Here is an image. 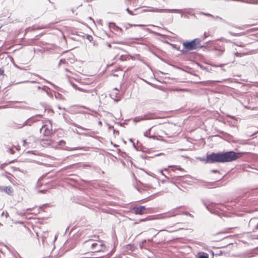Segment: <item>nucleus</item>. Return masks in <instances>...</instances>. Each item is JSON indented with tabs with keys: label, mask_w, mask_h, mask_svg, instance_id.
<instances>
[{
	"label": "nucleus",
	"mask_w": 258,
	"mask_h": 258,
	"mask_svg": "<svg viewBox=\"0 0 258 258\" xmlns=\"http://www.w3.org/2000/svg\"><path fill=\"white\" fill-rule=\"evenodd\" d=\"M243 153L242 152H235L233 151L212 153L207 154L205 159L206 163H225L236 160L240 158Z\"/></svg>",
	"instance_id": "f257e3e1"
},
{
	"label": "nucleus",
	"mask_w": 258,
	"mask_h": 258,
	"mask_svg": "<svg viewBox=\"0 0 258 258\" xmlns=\"http://www.w3.org/2000/svg\"><path fill=\"white\" fill-rule=\"evenodd\" d=\"M201 39L200 38H195L191 41H186L182 44L183 49L181 52L184 53L186 51L197 49V48H202L204 45H201Z\"/></svg>",
	"instance_id": "f03ea898"
},
{
	"label": "nucleus",
	"mask_w": 258,
	"mask_h": 258,
	"mask_svg": "<svg viewBox=\"0 0 258 258\" xmlns=\"http://www.w3.org/2000/svg\"><path fill=\"white\" fill-rule=\"evenodd\" d=\"M41 133L43 134L44 137H46V139H42V142L48 145L52 144V141L48 138L53 134L51 125L49 126L46 124L43 125L40 129Z\"/></svg>",
	"instance_id": "7ed1b4c3"
},
{
	"label": "nucleus",
	"mask_w": 258,
	"mask_h": 258,
	"mask_svg": "<svg viewBox=\"0 0 258 258\" xmlns=\"http://www.w3.org/2000/svg\"><path fill=\"white\" fill-rule=\"evenodd\" d=\"M37 116L41 117L42 115L41 114H37L36 115L31 116L22 122L17 123L14 122L13 126L17 129H21L26 126H30L32 125L34 123L36 122L39 120L36 119Z\"/></svg>",
	"instance_id": "20e7f679"
},
{
	"label": "nucleus",
	"mask_w": 258,
	"mask_h": 258,
	"mask_svg": "<svg viewBox=\"0 0 258 258\" xmlns=\"http://www.w3.org/2000/svg\"><path fill=\"white\" fill-rule=\"evenodd\" d=\"M92 239H89L85 242V243L88 246H91V249L93 252H99L101 251H103L105 248L104 245L101 242H99L100 243L99 244L96 242H92Z\"/></svg>",
	"instance_id": "39448f33"
},
{
	"label": "nucleus",
	"mask_w": 258,
	"mask_h": 258,
	"mask_svg": "<svg viewBox=\"0 0 258 258\" xmlns=\"http://www.w3.org/2000/svg\"><path fill=\"white\" fill-rule=\"evenodd\" d=\"M159 117L156 116L155 113L149 112L146 114L143 115H141L139 116H136L134 119L133 120L135 122H139L140 121L145 120H150V119H154L158 118Z\"/></svg>",
	"instance_id": "423d86ee"
},
{
	"label": "nucleus",
	"mask_w": 258,
	"mask_h": 258,
	"mask_svg": "<svg viewBox=\"0 0 258 258\" xmlns=\"http://www.w3.org/2000/svg\"><path fill=\"white\" fill-rule=\"evenodd\" d=\"M149 12L155 13H177L181 12L179 9H158L155 8H150L148 9Z\"/></svg>",
	"instance_id": "0eeeda50"
},
{
	"label": "nucleus",
	"mask_w": 258,
	"mask_h": 258,
	"mask_svg": "<svg viewBox=\"0 0 258 258\" xmlns=\"http://www.w3.org/2000/svg\"><path fill=\"white\" fill-rule=\"evenodd\" d=\"M258 224V218L253 217L250 219L248 223L249 228L253 232L256 231L257 225Z\"/></svg>",
	"instance_id": "6e6552de"
},
{
	"label": "nucleus",
	"mask_w": 258,
	"mask_h": 258,
	"mask_svg": "<svg viewBox=\"0 0 258 258\" xmlns=\"http://www.w3.org/2000/svg\"><path fill=\"white\" fill-rule=\"evenodd\" d=\"M204 205L205 206L206 209L211 213L212 214H216L217 210L216 209V207L217 206V204L211 203V204L207 205L205 203H204Z\"/></svg>",
	"instance_id": "1a4fd4ad"
},
{
	"label": "nucleus",
	"mask_w": 258,
	"mask_h": 258,
	"mask_svg": "<svg viewBox=\"0 0 258 258\" xmlns=\"http://www.w3.org/2000/svg\"><path fill=\"white\" fill-rule=\"evenodd\" d=\"M146 209L145 206H140L139 207H135L133 210L136 215H142Z\"/></svg>",
	"instance_id": "9d476101"
},
{
	"label": "nucleus",
	"mask_w": 258,
	"mask_h": 258,
	"mask_svg": "<svg viewBox=\"0 0 258 258\" xmlns=\"http://www.w3.org/2000/svg\"><path fill=\"white\" fill-rule=\"evenodd\" d=\"M109 27L110 29H113L114 30L116 31L121 32L122 31V29L118 26H116L114 23L110 22L109 23Z\"/></svg>",
	"instance_id": "9b49d317"
},
{
	"label": "nucleus",
	"mask_w": 258,
	"mask_h": 258,
	"mask_svg": "<svg viewBox=\"0 0 258 258\" xmlns=\"http://www.w3.org/2000/svg\"><path fill=\"white\" fill-rule=\"evenodd\" d=\"M2 191H5L9 195H11L13 193V190L11 187L9 186H4L2 187Z\"/></svg>",
	"instance_id": "f8f14e48"
},
{
	"label": "nucleus",
	"mask_w": 258,
	"mask_h": 258,
	"mask_svg": "<svg viewBox=\"0 0 258 258\" xmlns=\"http://www.w3.org/2000/svg\"><path fill=\"white\" fill-rule=\"evenodd\" d=\"M176 215L174 212H170L167 213H165L162 215V218H169L171 217L175 216Z\"/></svg>",
	"instance_id": "ddd939ff"
},
{
	"label": "nucleus",
	"mask_w": 258,
	"mask_h": 258,
	"mask_svg": "<svg viewBox=\"0 0 258 258\" xmlns=\"http://www.w3.org/2000/svg\"><path fill=\"white\" fill-rule=\"evenodd\" d=\"M153 127H151L149 129H148L146 132L144 133V136L146 137H148L151 139H155L156 137L155 136H149L150 134V132L151 131V129Z\"/></svg>",
	"instance_id": "4468645a"
},
{
	"label": "nucleus",
	"mask_w": 258,
	"mask_h": 258,
	"mask_svg": "<svg viewBox=\"0 0 258 258\" xmlns=\"http://www.w3.org/2000/svg\"><path fill=\"white\" fill-rule=\"evenodd\" d=\"M117 95L118 93L116 92H112L110 95L111 96H112V98L116 102H118L119 100H120V98L118 97Z\"/></svg>",
	"instance_id": "2eb2a0df"
},
{
	"label": "nucleus",
	"mask_w": 258,
	"mask_h": 258,
	"mask_svg": "<svg viewBox=\"0 0 258 258\" xmlns=\"http://www.w3.org/2000/svg\"><path fill=\"white\" fill-rule=\"evenodd\" d=\"M39 83L37 80H33V81H29L26 80L24 81L19 82L16 83V84H18L20 83Z\"/></svg>",
	"instance_id": "dca6fc26"
},
{
	"label": "nucleus",
	"mask_w": 258,
	"mask_h": 258,
	"mask_svg": "<svg viewBox=\"0 0 258 258\" xmlns=\"http://www.w3.org/2000/svg\"><path fill=\"white\" fill-rule=\"evenodd\" d=\"M68 61L65 59H60L58 64V67H60L62 64H68Z\"/></svg>",
	"instance_id": "f3484780"
},
{
	"label": "nucleus",
	"mask_w": 258,
	"mask_h": 258,
	"mask_svg": "<svg viewBox=\"0 0 258 258\" xmlns=\"http://www.w3.org/2000/svg\"><path fill=\"white\" fill-rule=\"evenodd\" d=\"M46 88H47V87H46V86H43V87H40V86H34V87H33V88L34 89V90L35 88H36V89H37L38 90H42V91H46L45 89H46Z\"/></svg>",
	"instance_id": "a211bd4d"
},
{
	"label": "nucleus",
	"mask_w": 258,
	"mask_h": 258,
	"mask_svg": "<svg viewBox=\"0 0 258 258\" xmlns=\"http://www.w3.org/2000/svg\"><path fill=\"white\" fill-rule=\"evenodd\" d=\"M72 85H73V87L74 88H75L76 89H77V90H79V91H82V92H87V91L85 90L84 89H82V88H80V87H78L77 86V85H75V84H73Z\"/></svg>",
	"instance_id": "6ab92c4d"
},
{
	"label": "nucleus",
	"mask_w": 258,
	"mask_h": 258,
	"mask_svg": "<svg viewBox=\"0 0 258 258\" xmlns=\"http://www.w3.org/2000/svg\"><path fill=\"white\" fill-rule=\"evenodd\" d=\"M70 124H72L73 125L79 128H81V129H82L83 130H86L87 129L86 128H84L83 127L81 126V125H79V124H77L74 122H70Z\"/></svg>",
	"instance_id": "aec40b11"
},
{
	"label": "nucleus",
	"mask_w": 258,
	"mask_h": 258,
	"mask_svg": "<svg viewBox=\"0 0 258 258\" xmlns=\"http://www.w3.org/2000/svg\"><path fill=\"white\" fill-rule=\"evenodd\" d=\"M198 258H209V255L207 253L203 252L202 254L199 256Z\"/></svg>",
	"instance_id": "412c9836"
},
{
	"label": "nucleus",
	"mask_w": 258,
	"mask_h": 258,
	"mask_svg": "<svg viewBox=\"0 0 258 258\" xmlns=\"http://www.w3.org/2000/svg\"><path fill=\"white\" fill-rule=\"evenodd\" d=\"M17 108L25 109H31L32 108L29 106H25L24 105L21 106H16Z\"/></svg>",
	"instance_id": "4be33fe9"
},
{
	"label": "nucleus",
	"mask_w": 258,
	"mask_h": 258,
	"mask_svg": "<svg viewBox=\"0 0 258 258\" xmlns=\"http://www.w3.org/2000/svg\"><path fill=\"white\" fill-rule=\"evenodd\" d=\"M229 33L230 34H231L233 36H240L242 34H243V33H233L232 32H229Z\"/></svg>",
	"instance_id": "5701e85b"
},
{
	"label": "nucleus",
	"mask_w": 258,
	"mask_h": 258,
	"mask_svg": "<svg viewBox=\"0 0 258 258\" xmlns=\"http://www.w3.org/2000/svg\"><path fill=\"white\" fill-rule=\"evenodd\" d=\"M172 168V170H183V169L181 168L180 166H171Z\"/></svg>",
	"instance_id": "b1692460"
},
{
	"label": "nucleus",
	"mask_w": 258,
	"mask_h": 258,
	"mask_svg": "<svg viewBox=\"0 0 258 258\" xmlns=\"http://www.w3.org/2000/svg\"><path fill=\"white\" fill-rule=\"evenodd\" d=\"M227 24H229V25L233 27H235L237 29H243V28L241 27V26H235L232 24H230L229 23H228V22H226Z\"/></svg>",
	"instance_id": "393cba45"
},
{
	"label": "nucleus",
	"mask_w": 258,
	"mask_h": 258,
	"mask_svg": "<svg viewBox=\"0 0 258 258\" xmlns=\"http://www.w3.org/2000/svg\"><path fill=\"white\" fill-rule=\"evenodd\" d=\"M200 14H202V15H204L208 16V17H212V18L214 17V16H213L212 15H211V14H210L209 13H204V12H201Z\"/></svg>",
	"instance_id": "a878e982"
},
{
	"label": "nucleus",
	"mask_w": 258,
	"mask_h": 258,
	"mask_svg": "<svg viewBox=\"0 0 258 258\" xmlns=\"http://www.w3.org/2000/svg\"><path fill=\"white\" fill-rule=\"evenodd\" d=\"M215 184V182H209V183H208V185L207 186L209 188H211L212 186H214Z\"/></svg>",
	"instance_id": "bb28decb"
},
{
	"label": "nucleus",
	"mask_w": 258,
	"mask_h": 258,
	"mask_svg": "<svg viewBox=\"0 0 258 258\" xmlns=\"http://www.w3.org/2000/svg\"><path fill=\"white\" fill-rule=\"evenodd\" d=\"M86 38L90 41H92L93 40V37L92 36L90 35H87V37H86Z\"/></svg>",
	"instance_id": "cd10ccee"
},
{
	"label": "nucleus",
	"mask_w": 258,
	"mask_h": 258,
	"mask_svg": "<svg viewBox=\"0 0 258 258\" xmlns=\"http://www.w3.org/2000/svg\"><path fill=\"white\" fill-rule=\"evenodd\" d=\"M184 214L185 215L189 216L191 217H194L193 215L191 214H190L189 212H185L184 213Z\"/></svg>",
	"instance_id": "c85d7f7f"
},
{
	"label": "nucleus",
	"mask_w": 258,
	"mask_h": 258,
	"mask_svg": "<svg viewBox=\"0 0 258 258\" xmlns=\"http://www.w3.org/2000/svg\"><path fill=\"white\" fill-rule=\"evenodd\" d=\"M34 75L39 77L40 79H43L45 81L47 82H48L47 80H46L45 79H43V78H42L40 76H39V75H37V74H33Z\"/></svg>",
	"instance_id": "c756f323"
},
{
	"label": "nucleus",
	"mask_w": 258,
	"mask_h": 258,
	"mask_svg": "<svg viewBox=\"0 0 258 258\" xmlns=\"http://www.w3.org/2000/svg\"><path fill=\"white\" fill-rule=\"evenodd\" d=\"M9 151L11 154H13L15 153L14 150L12 148H9Z\"/></svg>",
	"instance_id": "7c9ffc66"
},
{
	"label": "nucleus",
	"mask_w": 258,
	"mask_h": 258,
	"mask_svg": "<svg viewBox=\"0 0 258 258\" xmlns=\"http://www.w3.org/2000/svg\"><path fill=\"white\" fill-rule=\"evenodd\" d=\"M4 215H5L6 217H8L9 216V214L7 212H6V214H5V212H3L1 214V216H3Z\"/></svg>",
	"instance_id": "2f4dec72"
},
{
	"label": "nucleus",
	"mask_w": 258,
	"mask_h": 258,
	"mask_svg": "<svg viewBox=\"0 0 258 258\" xmlns=\"http://www.w3.org/2000/svg\"><path fill=\"white\" fill-rule=\"evenodd\" d=\"M211 83H212V82L208 81H207V82H201L200 83L201 84H208L209 85V84H210Z\"/></svg>",
	"instance_id": "473e14b6"
},
{
	"label": "nucleus",
	"mask_w": 258,
	"mask_h": 258,
	"mask_svg": "<svg viewBox=\"0 0 258 258\" xmlns=\"http://www.w3.org/2000/svg\"><path fill=\"white\" fill-rule=\"evenodd\" d=\"M46 191V190H39L38 191V192L41 193V194H44L45 192Z\"/></svg>",
	"instance_id": "72a5a7b5"
},
{
	"label": "nucleus",
	"mask_w": 258,
	"mask_h": 258,
	"mask_svg": "<svg viewBox=\"0 0 258 258\" xmlns=\"http://www.w3.org/2000/svg\"><path fill=\"white\" fill-rule=\"evenodd\" d=\"M215 18L216 19H220V20H222V21H224V20H223L222 18H221V17H220L218 16H216V17H215Z\"/></svg>",
	"instance_id": "f704fd0d"
},
{
	"label": "nucleus",
	"mask_w": 258,
	"mask_h": 258,
	"mask_svg": "<svg viewBox=\"0 0 258 258\" xmlns=\"http://www.w3.org/2000/svg\"><path fill=\"white\" fill-rule=\"evenodd\" d=\"M131 15H134L133 12L131 10L130 11V12L128 13Z\"/></svg>",
	"instance_id": "c9c22d12"
},
{
	"label": "nucleus",
	"mask_w": 258,
	"mask_h": 258,
	"mask_svg": "<svg viewBox=\"0 0 258 258\" xmlns=\"http://www.w3.org/2000/svg\"><path fill=\"white\" fill-rule=\"evenodd\" d=\"M4 70L0 69V76L3 75L4 74Z\"/></svg>",
	"instance_id": "e433bc0d"
},
{
	"label": "nucleus",
	"mask_w": 258,
	"mask_h": 258,
	"mask_svg": "<svg viewBox=\"0 0 258 258\" xmlns=\"http://www.w3.org/2000/svg\"><path fill=\"white\" fill-rule=\"evenodd\" d=\"M207 37H208V35L207 34L206 32H205V33L204 34V39Z\"/></svg>",
	"instance_id": "4c0bfd02"
},
{
	"label": "nucleus",
	"mask_w": 258,
	"mask_h": 258,
	"mask_svg": "<svg viewBox=\"0 0 258 258\" xmlns=\"http://www.w3.org/2000/svg\"><path fill=\"white\" fill-rule=\"evenodd\" d=\"M23 145L24 146H26V144H27V142H26V140H24L23 141Z\"/></svg>",
	"instance_id": "58836bf2"
},
{
	"label": "nucleus",
	"mask_w": 258,
	"mask_h": 258,
	"mask_svg": "<svg viewBox=\"0 0 258 258\" xmlns=\"http://www.w3.org/2000/svg\"><path fill=\"white\" fill-rule=\"evenodd\" d=\"M149 12V11H148V9H144V10H142V12Z\"/></svg>",
	"instance_id": "ea45409f"
},
{
	"label": "nucleus",
	"mask_w": 258,
	"mask_h": 258,
	"mask_svg": "<svg viewBox=\"0 0 258 258\" xmlns=\"http://www.w3.org/2000/svg\"><path fill=\"white\" fill-rule=\"evenodd\" d=\"M113 90L116 91V92H118L119 91V90L117 88H114Z\"/></svg>",
	"instance_id": "a19ab883"
},
{
	"label": "nucleus",
	"mask_w": 258,
	"mask_h": 258,
	"mask_svg": "<svg viewBox=\"0 0 258 258\" xmlns=\"http://www.w3.org/2000/svg\"><path fill=\"white\" fill-rule=\"evenodd\" d=\"M61 95L60 94H59V93H57V95H55V97H56V98H57L58 97L60 96Z\"/></svg>",
	"instance_id": "79ce46f5"
},
{
	"label": "nucleus",
	"mask_w": 258,
	"mask_h": 258,
	"mask_svg": "<svg viewBox=\"0 0 258 258\" xmlns=\"http://www.w3.org/2000/svg\"><path fill=\"white\" fill-rule=\"evenodd\" d=\"M107 46L109 48H111V45L110 43H107Z\"/></svg>",
	"instance_id": "37998d69"
},
{
	"label": "nucleus",
	"mask_w": 258,
	"mask_h": 258,
	"mask_svg": "<svg viewBox=\"0 0 258 258\" xmlns=\"http://www.w3.org/2000/svg\"><path fill=\"white\" fill-rule=\"evenodd\" d=\"M74 132L78 134H80L77 129H76L75 130H74Z\"/></svg>",
	"instance_id": "c03bdc74"
},
{
	"label": "nucleus",
	"mask_w": 258,
	"mask_h": 258,
	"mask_svg": "<svg viewBox=\"0 0 258 258\" xmlns=\"http://www.w3.org/2000/svg\"><path fill=\"white\" fill-rule=\"evenodd\" d=\"M212 172H214V173H216V172H218V170H213L212 171Z\"/></svg>",
	"instance_id": "a18cd8bd"
},
{
	"label": "nucleus",
	"mask_w": 258,
	"mask_h": 258,
	"mask_svg": "<svg viewBox=\"0 0 258 258\" xmlns=\"http://www.w3.org/2000/svg\"><path fill=\"white\" fill-rule=\"evenodd\" d=\"M235 55H236V56H240V54H239L238 52H236V53H235Z\"/></svg>",
	"instance_id": "49530a36"
},
{
	"label": "nucleus",
	"mask_w": 258,
	"mask_h": 258,
	"mask_svg": "<svg viewBox=\"0 0 258 258\" xmlns=\"http://www.w3.org/2000/svg\"><path fill=\"white\" fill-rule=\"evenodd\" d=\"M81 148H79V147H77V148H75L73 149V150H78V149H80Z\"/></svg>",
	"instance_id": "de8ad7c7"
},
{
	"label": "nucleus",
	"mask_w": 258,
	"mask_h": 258,
	"mask_svg": "<svg viewBox=\"0 0 258 258\" xmlns=\"http://www.w3.org/2000/svg\"><path fill=\"white\" fill-rule=\"evenodd\" d=\"M222 253V251H221V250H220V251H219V253L218 254H218V255H221Z\"/></svg>",
	"instance_id": "09e8293b"
},
{
	"label": "nucleus",
	"mask_w": 258,
	"mask_h": 258,
	"mask_svg": "<svg viewBox=\"0 0 258 258\" xmlns=\"http://www.w3.org/2000/svg\"><path fill=\"white\" fill-rule=\"evenodd\" d=\"M126 10L127 12V13H128L130 11V10L128 8H127Z\"/></svg>",
	"instance_id": "8fccbe9b"
},
{
	"label": "nucleus",
	"mask_w": 258,
	"mask_h": 258,
	"mask_svg": "<svg viewBox=\"0 0 258 258\" xmlns=\"http://www.w3.org/2000/svg\"><path fill=\"white\" fill-rule=\"evenodd\" d=\"M141 157H142V158H144L146 157L144 155H142Z\"/></svg>",
	"instance_id": "3c124183"
},
{
	"label": "nucleus",
	"mask_w": 258,
	"mask_h": 258,
	"mask_svg": "<svg viewBox=\"0 0 258 258\" xmlns=\"http://www.w3.org/2000/svg\"><path fill=\"white\" fill-rule=\"evenodd\" d=\"M65 115H66V114H65V113H64V114H63V117H64V119H65V120H67V119H66V117H65Z\"/></svg>",
	"instance_id": "603ef678"
},
{
	"label": "nucleus",
	"mask_w": 258,
	"mask_h": 258,
	"mask_svg": "<svg viewBox=\"0 0 258 258\" xmlns=\"http://www.w3.org/2000/svg\"><path fill=\"white\" fill-rule=\"evenodd\" d=\"M60 143H64V141H63V140H61V141H60Z\"/></svg>",
	"instance_id": "864d4df0"
},
{
	"label": "nucleus",
	"mask_w": 258,
	"mask_h": 258,
	"mask_svg": "<svg viewBox=\"0 0 258 258\" xmlns=\"http://www.w3.org/2000/svg\"><path fill=\"white\" fill-rule=\"evenodd\" d=\"M31 210V209H30V208H28V209H27L26 210H27V211H29V210Z\"/></svg>",
	"instance_id": "5fc2aeb1"
},
{
	"label": "nucleus",
	"mask_w": 258,
	"mask_h": 258,
	"mask_svg": "<svg viewBox=\"0 0 258 258\" xmlns=\"http://www.w3.org/2000/svg\"><path fill=\"white\" fill-rule=\"evenodd\" d=\"M258 230V224L257 225V227H256V231Z\"/></svg>",
	"instance_id": "6e6d98bb"
},
{
	"label": "nucleus",
	"mask_w": 258,
	"mask_h": 258,
	"mask_svg": "<svg viewBox=\"0 0 258 258\" xmlns=\"http://www.w3.org/2000/svg\"><path fill=\"white\" fill-rule=\"evenodd\" d=\"M65 71H66V72H68V70L67 69H66H66H65Z\"/></svg>",
	"instance_id": "4d7b16f0"
},
{
	"label": "nucleus",
	"mask_w": 258,
	"mask_h": 258,
	"mask_svg": "<svg viewBox=\"0 0 258 258\" xmlns=\"http://www.w3.org/2000/svg\"><path fill=\"white\" fill-rule=\"evenodd\" d=\"M145 219H142V220H141V221H145Z\"/></svg>",
	"instance_id": "13d9d810"
},
{
	"label": "nucleus",
	"mask_w": 258,
	"mask_h": 258,
	"mask_svg": "<svg viewBox=\"0 0 258 258\" xmlns=\"http://www.w3.org/2000/svg\"><path fill=\"white\" fill-rule=\"evenodd\" d=\"M2 187H0V190H2Z\"/></svg>",
	"instance_id": "bf43d9fd"
}]
</instances>
